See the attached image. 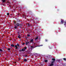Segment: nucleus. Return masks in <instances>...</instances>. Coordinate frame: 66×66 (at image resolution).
<instances>
[{
  "mask_svg": "<svg viewBox=\"0 0 66 66\" xmlns=\"http://www.w3.org/2000/svg\"><path fill=\"white\" fill-rule=\"evenodd\" d=\"M27 49V47H24V48H23L22 50H20L19 51H20H20H24V50H25V49Z\"/></svg>",
  "mask_w": 66,
  "mask_h": 66,
  "instance_id": "obj_1",
  "label": "nucleus"
},
{
  "mask_svg": "<svg viewBox=\"0 0 66 66\" xmlns=\"http://www.w3.org/2000/svg\"><path fill=\"white\" fill-rule=\"evenodd\" d=\"M52 60L53 61L52 62V63H54V61H55V59H52Z\"/></svg>",
  "mask_w": 66,
  "mask_h": 66,
  "instance_id": "obj_2",
  "label": "nucleus"
},
{
  "mask_svg": "<svg viewBox=\"0 0 66 66\" xmlns=\"http://www.w3.org/2000/svg\"><path fill=\"white\" fill-rule=\"evenodd\" d=\"M30 42V43H33V39H31Z\"/></svg>",
  "mask_w": 66,
  "mask_h": 66,
  "instance_id": "obj_3",
  "label": "nucleus"
},
{
  "mask_svg": "<svg viewBox=\"0 0 66 66\" xmlns=\"http://www.w3.org/2000/svg\"><path fill=\"white\" fill-rule=\"evenodd\" d=\"M24 62H27V60L26 59H24Z\"/></svg>",
  "mask_w": 66,
  "mask_h": 66,
  "instance_id": "obj_4",
  "label": "nucleus"
},
{
  "mask_svg": "<svg viewBox=\"0 0 66 66\" xmlns=\"http://www.w3.org/2000/svg\"><path fill=\"white\" fill-rule=\"evenodd\" d=\"M61 23H62V24L63 23V20H62V21H61Z\"/></svg>",
  "mask_w": 66,
  "mask_h": 66,
  "instance_id": "obj_5",
  "label": "nucleus"
},
{
  "mask_svg": "<svg viewBox=\"0 0 66 66\" xmlns=\"http://www.w3.org/2000/svg\"><path fill=\"white\" fill-rule=\"evenodd\" d=\"M19 24L18 23H17L16 24V26H19Z\"/></svg>",
  "mask_w": 66,
  "mask_h": 66,
  "instance_id": "obj_6",
  "label": "nucleus"
},
{
  "mask_svg": "<svg viewBox=\"0 0 66 66\" xmlns=\"http://www.w3.org/2000/svg\"><path fill=\"white\" fill-rule=\"evenodd\" d=\"M43 46V45H40V46H37L36 47H40V46Z\"/></svg>",
  "mask_w": 66,
  "mask_h": 66,
  "instance_id": "obj_7",
  "label": "nucleus"
},
{
  "mask_svg": "<svg viewBox=\"0 0 66 66\" xmlns=\"http://www.w3.org/2000/svg\"><path fill=\"white\" fill-rule=\"evenodd\" d=\"M15 47H16V49H18V47H17V45H16Z\"/></svg>",
  "mask_w": 66,
  "mask_h": 66,
  "instance_id": "obj_8",
  "label": "nucleus"
},
{
  "mask_svg": "<svg viewBox=\"0 0 66 66\" xmlns=\"http://www.w3.org/2000/svg\"><path fill=\"white\" fill-rule=\"evenodd\" d=\"M21 37H20V36L19 35L18 36V38H20Z\"/></svg>",
  "mask_w": 66,
  "mask_h": 66,
  "instance_id": "obj_9",
  "label": "nucleus"
},
{
  "mask_svg": "<svg viewBox=\"0 0 66 66\" xmlns=\"http://www.w3.org/2000/svg\"><path fill=\"white\" fill-rule=\"evenodd\" d=\"M28 43H29V42H26V44L28 45Z\"/></svg>",
  "mask_w": 66,
  "mask_h": 66,
  "instance_id": "obj_10",
  "label": "nucleus"
},
{
  "mask_svg": "<svg viewBox=\"0 0 66 66\" xmlns=\"http://www.w3.org/2000/svg\"><path fill=\"white\" fill-rule=\"evenodd\" d=\"M38 39V37H37L36 38H35V40H36Z\"/></svg>",
  "mask_w": 66,
  "mask_h": 66,
  "instance_id": "obj_11",
  "label": "nucleus"
},
{
  "mask_svg": "<svg viewBox=\"0 0 66 66\" xmlns=\"http://www.w3.org/2000/svg\"><path fill=\"white\" fill-rule=\"evenodd\" d=\"M53 65V63H52L50 64V66H52V65Z\"/></svg>",
  "mask_w": 66,
  "mask_h": 66,
  "instance_id": "obj_12",
  "label": "nucleus"
},
{
  "mask_svg": "<svg viewBox=\"0 0 66 66\" xmlns=\"http://www.w3.org/2000/svg\"><path fill=\"white\" fill-rule=\"evenodd\" d=\"M2 1L3 2H5V0H2Z\"/></svg>",
  "mask_w": 66,
  "mask_h": 66,
  "instance_id": "obj_13",
  "label": "nucleus"
},
{
  "mask_svg": "<svg viewBox=\"0 0 66 66\" xmlns=\"http://www.w3.org/2000/svg\"><path fill=\"white\" fill-rule=\"evenodd\" d=\"M11 47H14V45H13V44L11 45Z\"/></svg>",
  "mask_w": 66,
  "mask_h": 66,
  "instance_id": "obj_14",
  "label": "nucleus"
},
{
  "mask_svg": "<svg viewBox=\"0 0 66 66\" xmlns=\"http://www.w3.org/2000/svg\"><path fill=\"white\" fill-rule=\"evenodd\" d=\"M0 52H2V50L1 49H0Z\"/></svg>",
  "mask_w": 66,
  "mask_h": 66,
  "instance_id": "obj_15",
  "label": "nucleus"
},
{
  "mask_svg": "<svg viewBox=\"0 0 66 66\" xmlns=\"http://www.w3.org/2000/svg\"><path fill=\"white\" fill-rule=\"evenodd\" d=\"M17 45L18 46V47H19V44H17Z\"/></svg>",
  "mask_w": 66,
  "mask_h": 66,
  "instance_id": "obj_16",
  "label": "nucleus"
},
{
  "mask_svg": "<svg viewBox=\"0 0 66 66\" xmlns=\"http://www.w3.org/2000/svg\"><path fill=\"white\" fill-rule=\"evenodd\" d=\"M16 23V21H14V24H15V23Z\"/></svg>",
  "mask_w": 66,
  "mask_h": 66,
  "instance_id": "obj_17",
  "label": "nucleus"
},
{
  "mask_svg": "<svg viewBox=\"0 0 66 66\" xmlns=\"http://www.w3.org/2000/svg\"><path fill=\"white\" fill-rule=\"evenodd\" d=\"M47 61V60H45V62H47V61Z\"/></svg>",
  "mask_w": 66,
  "mask_h": 66,
  "instance_id": "obj_18",
  "label": "nucleus"
},
{
  "mask_svg": "<svg viewBox=\"0 0 66 66\" xmlns=\"http://www.w3.org/2000/svg\"><path fill=\"white\" fill-rule=\"evenodd\" d=\"M9 14H10L9 13H7V15H9Z\"/></svg>",
  "mask_w": 66,
  "mask_h": 66,
  "instance_id": "obj_19",
  "label": "nucleus"
},
{
  "mask_svg": "<svg viewBox=\"0 0 66 66\" xmlns=\"http://www.w3.org/2000/svg\"><path fill=\"white\" fill-rule=\"evenodd\" d=\"M27 36H28V37H29V36H30V35H28Z\"/></svg>",
  "mask_w": 66,
  "mask_h": 66,
  "instance_id": "obj_20",
  "label": "nucleus"
},
{
  "mask_svg": "<svg viewBox=\"0 0 66 66\" xmlns=\"http://www.w3.org/2000/svg\"><path fill=\"white\" fill-rule=\"evenodd\" d=\"M63 60H66V58H64Z\"/></svg>",
  "mask_w": 66,
  "mask_h": 66,
  "instance_id": "obj_21",
  "label": "nucleus"
},
{
  "mask_svg": "<svg viewBox=\"0 0 66 66\" xmlns=\"http://www.w3.org/2000/svg\"><path fill=\"white\" fill-rule=\"evenodd\" d=\"M8 50H10V48H8Z\"/></svg>",
  "mask_w": 66,
  "mask_h": 66,
  "instance_id": "obj_22",
  "label": "nucleus"
},
{
  "mask_svg": "<svg viewBox=\"0 0 66 66\" xmlns=\"http://www.w3.org/2000/svg\"><path fill=\"white\" fill-rule=\"evenodd\" d=\"M24 17H25V16H24V15H23V18H24Z\"/></svg>",
  "mask_w": 66,
  "mask_h": 66,
  "instance_id": "obj_23",
  "label": "nucleus"
},
{
  "mask_svg": "<svg viewBox=\"0 0 66 66\" xmlns=\"http://www.w3.org/2000/svg\"><path fill=\"white\" fill-rule=\"evenodd\" d=\"M17 28V27H15V29H16Z\"/></svg>",
  "mask_w": 66,
  "mask_h": 66,
  "instance_id": "obj_24",
  "label": "nucleus"
},
{
  "mask_svg": "<svg viewBox=\"0 0 66 66\" xmlns=\"http://www.w3.org/2000/svg\"><path fill=\"white\" fill-rule=\"evenodd\" d=\"M31 47H32V48H34V47H33V46H31Z\"/></svg>",
  "mask_w": 66,
  "mask_h": 66,
  "instance_id": "obj_25",
  "label": "nucleus"
},
{
  "mask_svg": "<svg viewBox=\"0 0 66 66\" xmlns=\"http://www.w3.org/2000/svg\"><path fill=\"white\" fill-rule=\"evenodd\" d=\"M23 45H24V43H23Z\"/></svg>",
  "mask_w": 66,
  "mask_h": 66,
  "instance_id": "obj_26",
  "label": "nucleus"
},
{
  "mask_svg": "<svg viewBox=\"0 0 66 66\" xmlns=\"http://www.w3.org/2000/svg\"><path fill=\"white\" fill-rule=\"evenodd\" d=\"M47 40H46V41L47 42Z\"/></svg>",
  "mask_w": 66,
  "mask_h": 66,
  "instance_id": "obj_27",
  "label": "nucleus"
},
{
  "mask_svg": "<svg viewBox=\"0 0 66 66\" xmlns=\"http://www.w3.org/2000/svg\"><path fill=\"white\" fill-rule=\"evenodd\" d=\"M34 44H35V43H34Z\"/></svg>",
  "mask_w": 66,
  "mask_h": 66,
  "instance_id": "obj_28",
  "label": "nucleus"
}]
</instances>
